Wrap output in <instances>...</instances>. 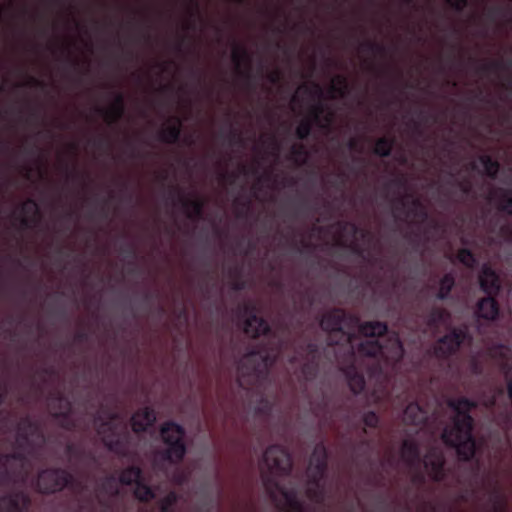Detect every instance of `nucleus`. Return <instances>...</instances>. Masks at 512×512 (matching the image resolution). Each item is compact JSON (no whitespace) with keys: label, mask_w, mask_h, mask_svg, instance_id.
<instances>
[{"label":"nucleus","mask_w":512,"mask_h":512,"mask_svg":"<svg viewBox=\"0 0 512 512\" xmlns=\"http://www.w3.org/2000/svg\"><path fill=\"white\" fill-rule=\"evenodd\" d=\"M319 371V360L305 359L300 367L301 381L304 384L313 381Z\"/></svg>","instance_id":"obj_30"},{"label":"nucleus","mask_w":512,"mask_h":512,"mask_svg":"<svg viewBox=\"0 0 512 512\" xmlns=\"http://www.w3.org/2000/svg\"><path fill=\"white\" fill-rule=\"evenodd\" d=\"M160 435L166 446L161 451L162 459L172 464L180 463L187 453L185 428L175 421L169 420L161 425Z\"/></svg>","instance_id":"obj_5"},{"label":"nucleus","mask_w":512,"mask_h":512,"mask_svg":"<svg viewBox=\"0 0 512 512\" xmlns=\"http://www.w3.org/2000/svg\"><path fill=\"white\" fill-rule=\"evenodd\" d=\"M362 422L364 428L362 429L363 434H367V428H377L380 422V418L374 411H367L362 416Z\"/></svg>","instance_id":"obj_44"},{"label":"nucleus","mask_w":512,"mask_h":512,"mask_svg":"<svg viewBox=\"0 0 512 512\" xmlns=\"http://www.w3.org/2000/svg\"><path fill=\"white\" fill-rule=\"evenodd\" d=\"M12 482V473L8 470L7 466L0 470V484L6 485Z\"/></svg>","instance_id":"obj_53"},{"label":"nucleus","mask_w":512,"mask_h":512,"mask_svg":"<svg viewBox=\"0 0 512 512\" xmlns=\"http://www.w3.org/2000/svg\"><path fill=\"white\" fill-rule=\"evenodd\" d=\"M102 441L104 446L112 453L120 457H126L128 454L129 435L123 436L118 433L112 436H103Z\"/></svg>","instance_id":"obj_23"},{"label":"nucleus","mask_w":512,"mask_h":512,"mask_svg":"<svg viewBox=\"0 0 512 512\" xmlns=\"http://www.w3.org/2000/svg\"><path fill=\"white\" fill-rule=\"evenodd\" d=\"M496 296L487 295V297L479 300L477 304L476 314L479 318L486 320H494L499 314V305Z\"/></svg>","instance_id":"obj_25"},{"label":"nucleus","mask_w":512,"mask_h":512,"mask_svg":"<svg viewBox=\"0 0 512 512\" xmlns=\"http://www.w3.org/2000/svg\"><path fill=\"white\" fill-rule=\"evenodd\" d=\"M178 499V494L175 491H170L158 502L160 512H174V507Z\"/></svg>","instance_id":"obj_39"},{"label":"nucleus","mask_w":512,"mask_h":512,"mask_svg":"<svg viewBox=\"0 0 512 512\" xmlns=\"http://www.w3.org/2000/svg\"><path fill=\"white\" fill-rule=\"evenodd\" d=\"M493 512H504L507 506L506 499L499 488H494L490 495Z\"/></svg>","instance_id":"obj_40"},{"label":"nucleus","mask_w":512,"mask_h":512,"mask_svg":"<svg viewBox=\"0 0 512 512\" xmlns=\"http://www.w3.org/2000/svg\"><path fill=\"white\" fill-rule=\"evenodd\" d=\"M231 288L234 291H241L245 288V282L240 279H236L232 282Z\"/></svg>","instance_id":"obj_61"},{"label":"nucleus","mask_w":512,"mask_h":512,"mask_svg":"<svg viewBox=\"0 0 512 512\" xmlns=\"http://www.w3.org/2000/svg\"><path fill=\"white\" fill-rule=\"evenodd\" d=\"M175 122L171 125L165 126L159 132V140L167 144H176L179 142L182 132V121L180 118L175 117Z\"/></svg>","instance_id":"obj_27"},{"label":"nucleus","mask_w":512,"mask_h":512,"mask_svg":"<svg viewBox=\"0 0 512 512\" xmlns=\"http://www.w3.org/2000/svg\"><path fill=\"white\" fill-rule=\"evenodd\" d=\"M297 354L305 359L319 360L320 351L317 343L313 341H302L296 346Z\"/></svg>","instance_id":"obj_31"},{"label":"nucleus","mask_w":512,"mask_h":512,"mask_svg":"<svg viewBox=\"0 0 512 512\" xmlns=\"http://www.w3.org/2000/svg\"><path fill=\"white\" fill-rule=\"evenodd\" d=\"M320 327L329 334L331 344L336 345L340 342L351 343L355 336V329L368 338L381 337L388 332L385 322H361L357 315L348 313L342 308H332L325 312L320 320ZM358 353L376 362L372 366V374H382V364L400 362L404 355V348L399 336L394 333L388 336L385 343H381L378 339L362 341L358 345Z\"/></svg>","instance_id":"obj_1"},{"label":"nucleus","mask_w":512,"mask_h":512,"mask_svg":"<svg viewBox=\"0 0 512 512\" xmlns=\"http://www.w3.org/2000/svg\"><path fill=\"white\" fill-rule=\"evenodd\" d=\"M328 469V451L323 442L314 447L308 468V480L311 484L322 482Z\"/></svg>","instance_id":"obj_9"},{"label":"nucleus","mask_w":512,"mask_h":512,"mask_svg":"<svg viewBox=\"0 0 512 512\" xmlns=\"http://www.w3.org/2000/svg\"><path fill=\"white\" fill-rule=\"evenodd\" d=\"M267 79L272 83V84H277L280 82V80L282 79V74L279 70H275V71H272L270 72L268 75H267Z\"/></svg>","instance_id":"obj_58"},{"label":"nucleus","mask_w":512,"mask_h":512,"mask_svg":"<svg viewBox=\"0 0 512 512\" xmlns=\"http://www.w3.org/2000/svg\"><path fill=\"white\" fill-rule=\"evenodd\" d=\"M504 13H505V11L502 6H493V7L489 8L487 11L488 17L492 20H494L495 18H497L499 16L504 15Z\"/></svg>","instance_id":"obj_55"},{"label":"nucleus","mask_w":512,"mask_h":512,"mask_svg":"<svg viewBox=\"0 0 512 512\" xmlns=\"http://www.w3.org/2000/svg\"><path fill=\"white\" fill-rule=\"evenodd\" d=\"M448 406L455 412L452 424L444 427L441 438L444 444L454 448L462 461H470L476 450L473 436L474 419L471 411L477 408V402L467 397H458L448 401Z\"/></svg>","instance_id":"obj_2"},{"label":"nucleus","mask_w":512,"mask_h":512,"mask_svg":"<svg viewBox=\"0 0 512 512\" xmlns=\"http://www.w3.org/2000/svg\"><path fill=\"white\" fill-rule=\"evenodd\" d=\"M100 421V426L97 430L98 434L103 436H112L117 434L116 424L109 420H102L100 416L96 418Z\"/></svg>","instance_id":"obj_47"},{"label":"nucleus","mask_w":512,"mask_h":512,"mask_svg":"<svg viewBox=\"0 0 512 512\" xmlns=\"http://www.w3.org/2000/svg\"><path fill=\"white\" fill-rule=\"evenodd\" d=\"M134 496L137 500L143 503H147L155 499V491L141 479L135 484Z\"/></svg>","instance_id":"obj_36"},{"label":"nucleus","mask_w":512,"mask_h":512,"mask_svg":"<svg viewBox=\"0 0 512 512\" xmlns=\"http://www.w3.org/2000/svg\"><path fill=\"white\" fill-rule=\"evenodd\" d=\"M505 68L503 61L501 60H492L486 63L481 64L477 68V72L481 74H489V73H496L498 71H501Z\"/></svg>","instance_id":"obj_43"},{"label":"nucleus","mask_w":512,"mask_h":512,"mask_svg":"<svg viewBox=\"0 0 512 512\" xmlns=\"http://www.w3.org/2000/svg\"><path fill=\"white\" fill-rule=\"evenodd\" d=\"M130 421L132 430L135 433H142L145 432L148 427L154 425L156 421V414L153 408L146 406L135 412Z\"/></svg>","instance_id":"obj_21"},{"label":"nucleus","mask_w":512,"mask_h":512,"mask_svg":"<svg viewBox=\"0 0 512 512\" xmlns=\"http://www.w3.org/2000/svg\"><path fill=\"white\" fill-rule=\"evenodd\" d=\"M457 259L468 268H473L477 263L474 253L468 248L459 249L457 252Z\"/></svg>","instance_id":"obj_42"},{"label":"nucleus","mask_w":512,"mask_h":512,"mask_svg":"<svg viewBox=\"0 0 512 512\" xmlns=\"http://www.w3.org/2000/svg\"><path fill=\"white\" fill-rule=\"evenodd\" d=\"M114 98L108 108L96 106L95 111L104 116L109 124L118 123L125 114V96L122 92H114Z\"/></svg>","instance_id":"obj_14"},{"label":"nucleus","mask_w":512,"mask_h":512,"mask_svg":"<svg viewBox=\"0 0 512 512\" xmlns=\"http://www.w3.org/2000/svg\"><path fill=\"white\" fill-rule=\"evenodd\" d=\"M347 146L350 150H357L359 146V142L356 138L349 139Z\"/></svg>","instance_id":"obj_63"},{"label":"nucleus","mask_w":512,"mask_h":512,"mask_svg":"<svg viewBox=\"0 0 512 512\" xmlns=\"http://www.w3.org/2000/svg\"><path fill=\"white\" fill-rule=\"evenodd\" d=\"M23 86L36 87L40 89H44L47 84L44 81H41L35 77L30 76L26 83L22 84Z\"/></svg>","instance_id":"obj_54"},{"label":"nucleus","mask_w":512,"mask_h":512,"mask_svg":"<svg viewBox=\"0 0 512 512\" xmlns=\"http://www.w3.org/2000/svg\"><path fill=\"white\" fill-rule=\"evenodd\" d=\"M388 186L396 187L397 189H405L406 180L404 178H394L389 183Z\"/></svg>","instance_id":"obj_59"},{"label":"nucleus","mask_w":512,"mask_h":512,"mask_svg":"<svg viewBox=\"0 0 512 512\" xmlns=\"http://www.w3.org/2000/svg\"><path fill=\"white\" fill-rule=\"evenodd\" d=\"M228 139L231 144L242 142V137H241L240 132L236 128H233L232 126L230 127V130H229Z\"/></svg>","instance_id":"obj_56"},{"label":"nucleus","mask_w":512,"mask_h":512,"mask_svg":"<svg viewBox=\"0 0 512 512\" xmlns=\"http://www.w3.org/2000/svg\"><path fill=\"white\" fill-rule=\"evenodd\" d=\"M457 187L465 195H469L472 192V184L468 178H465L461 181H457Z\"/></svg>","instance_id":"obj_52"},{"label":"nucleus","mask_w":512,"mask_h":512,"mask_svg":"<svg viewBox=\"0 0 512 512\" xmlns=\"http://www.w3.org/2000/svg\"><path fill=\"white\" fill-rule=\"evenodd\" d=\"M491 199L496 200L497 209L512 216V193L510 190L499 188L491 193Z\"/></svg>","instance_id":"obj_28"},{"label":"nucleus","mask_w":512,"mask_h":512,"mask_svg":"<svg viewBox=\"0 0 512 512\" xmlns=\"http://www.w3.org/2000/svg\"><path fill=\"white\" fill-rule=\"evenodd\" d=\"M31 505V497L23 490L13 491L0 497V512H28Z\"/></svg>","instance_id":"obj_10"},{"label":"nucleus","mask_w":512,"mask_h":512,"mask_svg":"<svg viewBox=\"0 0 512 512\" xmlns=\"http://www.w3.org/2000/svg\"><path fill=\"white\" fill-rule=\"evenodd\" d=\"M481 290L490 296H497L501 290V281L497 272L489 265H484L479 273Z\"/></svg>","instance_id":"obj_17"},{"label":"nucleus","mask_w":512,"mask_h":512,"mask_svg":"<svg viewBox=\"0 0 512 512\" xmlns=\"http://www.w3.org/2000/svg\"><path fill=\"white\" fill-rule=\"evenodd\" d=\"M361 48L369 53H372L374 55H386V47L383 44L377 43L372 40H366L361 43Z\"/></svg>","instance_id":"obj_45"},{"label":"nucleus","mask_w":512,"mask_h":512,"mask_svg":"<svg viewBox=\"0 0 512 512\" xmlns=\"http://www.w3.org/2000/svg\"><path fill=\"white\" fill-rule=\"evenodd\" d=\"M428 419V413L417 402L409 403L403 412V421L409 425L421 426Z\"/></svg>","instance_id":"obj_24"},{"label":"nucleus","mask_w":512,"mask_h":512,"mask_svg":"<svg viewBox=\"0 0 512 512\" xmlns=\"http://www.w3.org/2000/svg\"><path fill=\"white\" fill-rule=\"evenodd\" d=\"M74 339L79 343L86 342L89 339V334L86 331H79L75 334Z\"/></svg>","instance_id":"obj_60"},{"label":"nucleus","mask_w":512,"mask_h":512,"mask_svg":"<svg viewBox=\"0 0 512 512\" xmlns=\"http://www.w3.org/2000/svg\"><path fill=\"white\" fill-rule=\"evenodd\" d=\"M259 468L265 487L280 491L291 508L301 510V503L297 499L296 492L293 490L283 491L276 479L277 476L288 475L291 472L292 459L287 448L279 444L269 446L259 461Z\"/></svg>","instance_id":"obj_4"},{"label":"nucleus","mask_w":512,"mask_h":512,"mask_svg":"<svg viewBox=\"0 0 512 512\" xmlns=\"http://www.w3.org/2000/svg\"><path fill=\"white\" fill-rule=\"evenodd\" d=\"M301 88L308 95L315 96L318 99H321L323 97V89L318 83H313L311 86L303 85Z\"/></svg>","instance_id":"obj_49"},{"label":"nucleus","mask_w":512,"mask_h":512,"mask_svg":"<svg viewBox=\"0 0 512 512\" xmlns=\"http://www.w3.org/2000/svg\"><path fill=\"white\" fill-rule=\"evenodd\" d=\"M178 202L181 204L184 209L186 216L188 219L193 221H198L203 218L205 201L200 198L190 199L184 196L181 190H178Z\"/></svg>","instance_id":"obj_22"},{"label":"nucleus","mask_w":512,"mask_h":512,"mask_svg":"<svg viewBox=\"0 0 512 512\" xmlns=\"http://www.w3.org/2000/svg\"><path fill=\"white\" fill-rule=\"evenodd\" d=\"M232 62L234 63L239 75L246 79L250 84L253 75L251 72V55L249 51L239 44H235L231 54Z\"/></svg>","instance_id":"obj_16"},{"label":"nucleus","mask_w":512,"mask_h":512,"mask_svg":"<svg viewBox=\"0 0 512 512\" xmlns=\"http://www.w3.org/2000/svg\"><path fill=\"white\" fill-rule=\"evenodd\" d=\"M306 494L310 500L316 503H322L324 501V489L322 487V482H318L317 484H311L308 481Z\"/></svg>","instance_id":"obj_41"},{"label":"nucleus","mask_w":512,"mask_h":512,"mask_svg":"<svg viewBox=\"0 0 512 512\" xmlns=\"http://www.w3.org/2000/svg\"><path fill=\"white\" fill-rule=\"evenodd\" d=\"M310 117L301 120L299 125L296 127L295 135L299 140H306L312 133L314 124H321V116L325 111V105L322 102L311 106L309 109Z\"/></svg>","instance_id":"obj_15"},{"label":"nucleus","mask_w":512,"mask_h":512,"mask_svg":"<svg viewBox=\"0 0 512 512\" xmlns=\"http://www.w3.org/2000/svg\"><path fill=\"white\" fill-rule=\"evenodd\" d=\"M455 286V276L453 273H446L439 282V290L436 298L439 300H446L449 298L451 291Z\"/></svg>","instance_id":"obj_34"},{"label":"nucleus","mask_w":512,"mask_h":512,"mask_svg":"<svg viewBox=\"0 0 512 512\" xmlns=\"http://www.w3.org/2000/svg\"><path fill=\"white\" fill-rule=\"evenodd\" d=\"M401 456L409 466L419 463L421 452L418 443L412 439H405L401 446Z\"/></svg>","instance_id":"obj_26"},{"label":"nucleus","mask_w":512,"mask_h":512,"mask_svg":"<svg viewBox=\"0 0 512 512\" xmlns=\"http://www.w3.org/2000/svg\"><path fill=\"white\" fill-rule=\"evenodd\" d=\"M471 340L472 337L466 326L453 327L447 334L436 341L433 347V354L440 360H448L459 351L465 341Z\"/></svg>","instance_id":"obj_7"},{"label":"nucleus","mask_w":512,"mask_h":512,"mask_svg":"<svg viewBox=\"0 0 512 512\" xmlns=\"http://www.w3.org/2000/svg\"><path fill=\"white\" fill-rule=\"evenodd\" d=\"M474 99L481 101V102H489V99L487 96H484L483 91L481 89H478L477 91L473 92Z\"/></svg>","instance_id":"obj_62"},{"label":"nucleus","mask_w":512,"mask_h":512,"mask_svg":"<svg viewBox=\"0 0 512 512\" xmlns=\"http://www.w3.org/2000/svg\"><path fill=\"white\" fill-rule=\"evenodd\" d=\"M445 457L437 448H431L424 459V467L429 473L430 478L435 482L445 480L447 474L445 471Z\"/></svg>","instance_id":"obj_12"},{"label":"nucleus","mask_w":512,"mask_h":512,"mask_svg":"<svg viewBox=\"0 0 512 512\" xmlns=\"http://www.w3.org/2000/svg\"><path fill=\"white\" fill-rule=\"evenodd\" d=\"M342 372L345 375L351 392L354 395L361 394L365 389L366 382L364 375L358 370L353 361V353L351 354V362L342 368Z\"/></svg>","instance_id":"obj_18"},{"label":"nucleus","mask_w":512,"mask_h":512,"mask_svg":"<svg viewBox=\"0 0 512 512\" xmlns=\"http://www.w3.org/2000/svg\"><path fill=\"white\" fill-rule=\"evenodd\" d=\"M241 314L246 317L244 331L253 339L263 336H271L272 330L269 323L257 313V308L252 303H244L240 307Z\"/></svg>","instance_id":"obj_8"},{"label":"nucleus","mask_w":512,"mask_h":512,"mask_svg":"<svg viewBox=\"0 0 512 512\" xmlns=\"http://www.w3.org/2000/svg\"><path fill=\"white\" fill-rule=\"evenodd\" d=\"M21 215L18 217L22 229H30L40 220L38 204L31 198L21 204Z\"/></svg>","instance_id":"obj_19"},{"label":"nucleus","mask_w":512,"mask_h":512,"mask_svg":"<svg viewBox=\"0 0 512 512\" xmlns=\"http://www.w3.org/2000/svg\"><path fill=\"white\" fill-rule=\"evenodd\" d=\"M17 446L23 448L31 445V438L37 437L44 440L40 423L33 420L30 416H25L17 424Z\"/></svg>","instance_id":"obj_11"},{"label":"nucleus","mask_w":512,"mask_h":512,"mask_svg":"<svg viewBox=\"0 0 512 512\" xmlns=\"http://www.w3.org/2000/svg\"><path fill=\"white\" fill-rule=\"evenodd\" d=\"M495 422L499 426V428L508 432L512 428V413L507 408L498 412L495 417Z\"/></svg>","instance_id":"obj_38"},{"label":"nucleus","mask_w":512,"mask_h":512,"mask_svg":"<svg viewBox=\"0 0 512 512\" xmlns=\"http://www.w3.org/2000/svg\"><path fill=\"white\" fill-rule=\"evenodd\" d=\"M291 159H293L296 163H304L306 158L308 157V151L304 144H294L291 147Z\"/></svg>","instance_id":"obj_46"},{"label":"nucleus","mask_w":512,"mask_h":512,"mask_svg":"<svg viewBox=\"0 0 512 512\" xmlns=\"http://www.w3.org/2000/svg\"><path fill=\"white\" fill-rule=\"evenodd\" d=\"M142 479V469L139 466L131 465L122 470L119 481L123 485L137 484Z\"/></svg>","instance_id":"obj_33"},{"label":"nucleus","mask_w":512,"mask_h":512,"mask_svg":"<svg viewBox=\"0 0 512 512\" xmlns=\"http://www.w3.org/2000/svg\"><path fill=\"white\" fill-rule=\"evenodd\" d=\"M65 453L70 457V459H80L83 456V450L81 447L77 446L74 443H68L65 447Z\"/></svg>","instance_id":"obj_48"},{"label":"nucleus","mask_w":512,"mask_h":512,"mask_svg":"<svg viewBox=\"0 0 512 512\" xmlns=\"http://www.w3.org/2000/svg\"><path fill=\"white\" fill-rule=\"evenodd\" d=\"M75 478L64 468H46L41 470L36 478L35 487L40 494L51 495L61 492L67 487H73Z\"/></svg>","instance_id":"obj_6"},{"label":"nucleus","mask_w":512,"mask_h":512,"mask_svg":"<svg viewBox=\"0 0 512 512\" xmlns=\"http://www.w3.org/2000/svg\"><path fill=\"white\" fill-rule=\"evenodd\" d=\"M408 198H411V207L407 210L406 216L407 217H413L417 219L420 223L425 222L428 219V212L425 208V206L422 204L421 200L419 198L413 197L411 194H406L404 196H400L396 198V206L395 209L398 210V206H401V208H405L406 206V200Z\"/></svg>","instance_id":"obj_20"},{"label":"nucleus","mask_w":512,"mask_h":512,"mask_svg":"<svg viewBox=\"0 0 512 512\" xmlns=\"http://www.w3.org/2000/svg\"><path fill=\"white\" fill-rule=\"evenodd\" d=\"M51 408L53 418L61 421V426L67 430L74 428V423L70 418L71 403L61 392H56L51 396Z\"/></svg>","instance_id":"obj_13"},{"label":"nucleus","mask_w":512,"mask_h":512,"mask_svg":"<svg viewBox=\"0 0 512 512\" xmlns=\"http://www.w3.org/2000/svg\"><path fill=\"white\" fill-rule=\"evenodd\" d=\"M479 161L484 168L485 175L491 179H496L500 170V163L487 154L479 156Z\"/></svg>","instance_id":"obj_35"},{"label":"nucleus","mask_w":512,"mask_h":512,"mask_svg":"<svg viewBox=\"0 0 512 512\" xmlns=\"http://www.w3.org/2000/svg\"><path fill=\"white\" fill-rule=\"evenodd\" d=\"M449 6L456 12H462L468 5V0H447Z\"/></svg>","instance_id":"obj_51"},{"label":"nucleus","mask_w":512,"mask_h":512,"mask_svg":"<svg viewBox=\"0 0 512 512\" xmlns=\"http://www.w3.org/2000/svg\"><path fill=\"white\" fill-rule=\"evenodd\" d=\"M119 418H120V415L118 412L111 411V412L107 413V420H109V421H112L115 423L117 420H119Z\"/></svg>","instance_id":"obj_64"},{"label":"nucleus","mask_w":512,"mask_h":512,"mask_svg":"<svg viewBox=\"0 0 512 512\" xmlns=\"http://www.w3.org/2000/svg\"><path fill=\"white\" fill-rule=\"evenodd\" d=\"M283 347L284 342L278 339L277 341H263L251 348L238 363L240 385H254L267 379L271 368L278 361Z\"/></svg>","instance_id":"obj_3"},{"label":"nucleus","mask_w":512,"mask_h":512,"mask_svg":"<svg viewBox=\"0 0 512 512\" xmlns=\"http://www.w3.org/2000/svg\"><path fill=\"white\" fill-rule=\"evenodd\" d=\"M449 318L450 314L446 309L433 306L427 312L425 321L429 328L436 329L440 325L446 323Z\"/></svg>","instance_id":"obj_29"},{"label":"nucleus","mask_w":512,"mask_h":512,"mask_svg":"<svg viewBox=\"0 0 512 512\" xmlns=\"http://www.w3.org/2000/svg\"><path fill=\"white\" fill-rule=\"evenodd\" d=\"M348 91L349 84L347 78L343 75H337L330 85V92L344 97Z\"/></svg>","instance_id":"obj_37"},{"label":"nucleus","mask_w":512,"mask_h":512,"mask_svg":"<svg viewBox=\"0 0 512 512\" xmlns=\"http://www.w3.org/2000/svg\"><path fill=\"white\" fill-rule=\"evenodd\" d=\"M12 460L22 462V461L25 460V455L21 451H15V452H12V453H6V462H7V464L10 461H12Z\"/></svg>","instance_id":"obj_57"},{"label":"nucleus","mask_w":512,"mask_h":512,"mask_svg":"<svg viewBox=\"0 0 512 512\" xmlns=\"http://www.w3.org/2000/svg\"><path fill=\"white\" fill-rule=\"evenodd\" d=\"M499 233L506 243L512 245V227L503 225L500 227Z\"/></svg>","instance_id":"obj_50"},{"label":"nucleus","mask_w":512,"mask_h":512,"mask_svg":"<svg viewBox=\"0 0 512 512\" xmlns=\"http://www.w3.org/2000/svg\"><path fill=\"white\" fill-rule=\"evenodd\" d=\"M395 145L393 137L383 136L376 140L373 153L379 157H389Z\"/></svg>","instance_id":"obj_32"}]
</instances>
